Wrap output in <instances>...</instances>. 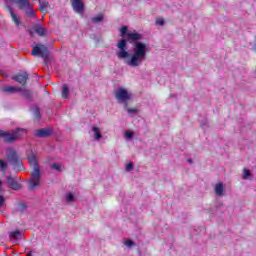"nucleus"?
Returning a JSON list of instances; mask_svg holds the SVG:
<instances>
[{
  "label": "nucleus",
  "mask_w": 256,
  "mask_h": 256,
  "mask_svg": "<svg viewBox=\"0 0 256 256\" xmlns=\"http://www.w3.org/2000/svg\"><path fill=\"white\" fill-rule=\"evenodd\" d=\"M34 31L35 33H37V35H39L40 37H45V33H47V30L42 27L41 25H36L34 27Z\"/></svg>",
  "instance_id": "2eb2a0df"
},
{
  "label": "nucleus",
  "mask_w": 256,
  "mask_h": 256,
  "mask_svg": "<svg viewBox=\"0 0 256 256\" xmlns=\"http://www.w3.org/2000/svg\"><path fill=\"white\" fill-rule=\"evenodd\" d=\"M103 21V14H98L92 18V23H101Z\"/></svg>",
  "instance_id": "393cba45"
},
{
  "label": "nucleus",
  "mask_w": 256,
  "mask_h": 256,
  "mask_svg": "<svg viewBox=\"0 0 256 256\" xmlns=\"http://www.w3.org/2000/svg\"><path fill=\"white\" fill-rule=\"evenodd\" d=\"M16 5H18L20 11H25L31 7V2H29V0H16Z\"/></svg>",
  "instance_id": "f8f14e48"
},
{
  "label": "nucleus",
  "mask_w": 256,
  "mask_h": 256,
  "mask_svg": "<svg viewBox=\"0 0 256 256\" xmlns=\"http://www.w3.org/2000/svg\"><path fill=\"white\" fill-rule=\"evenodd\" d=\"M23 135H27V129L16 128V130L11 133L4 131L2 139H4L5 143H15V141L20 139V137H23Z\"/></svg>",
  "instance_id": "f03ea898"
},
{
  "label": "nucleus",
  "mask_w": 256,
  "mask_h": 256,
  "mask_svg": "<svg viewBox=\"0 0 256 256\" xmlns=\"http://www.w3.org/2000/svg\"><path fill=\"white\" fill-rule=\"evenodd\" d=\"M2 93H6L8 95H11L13 93H19L21 91V88L15 87V86H5L1 88Z\"/></svg>",
  "instance_id": "9b49d317"
},
{
  "label": "nucleus",
  "mask_w": 256,
  "mask_h": 256,
  "mask_svg": "<svg viewBox=\"0 0 256 256\" xmlns=\"http://www.w3.org/2000/svg\"><path fill=\"white\" fill-rule=\"evenodd\" d=\"M32 55L34 57L40 55L43 60L47 61V59H49V49H47V46L45 45L34 46L32 49Z\"/></svg>",
  "instance_id": "20e7f679"
},
{
  "label": "nucleus",
  "mask_w": 256,
  "mask_h": 256,
  "mask_svg": "<svg viewBox=\"0 0 256 256\" xmlns=\"http://www.w3.org/2000/svg\"><path fill=\"white\" fill-rule=\"evenodd\" d=\"M35 137L45 138L51 137V129L49 128H42L39 130L34 131Z\"/></svg>",
  "instance_id": "1a4fd4ad"
},
{
  "label": "nucleus",
  "mask_w": 256,
  "mask_h": 256,
  "mask_svg": "<svg viewBox=\"0 0 256 256\" xmlns=\"http://www.w3.org/2000/svg\"><path fill=\"white\" fill-rule=\"evenodd\" d=\"M24 13L27 15V17H35V11L31 9V6H29V8H26L24 10Z\"/></svg>",
  "instance_id": "b1692460"
},
{
  "label": "nucleus",
  "mask_w": 256,
  "mask_h": 256,
  "mask_svg": "<svg viewBox=\"0 0 256 256\" xmlns=\"http://www.w3.org/2000/svg\"><path fill=\"white\" fill-rule=\"evenodd\" d=\"M62 98L63 99H68L69 98V86H67V84H64L62 86Z\"/></svg>",
  "instance_id": "aec40b11"
},
{
  "label": "nucleus",
  "mask_w": 256,
  "mask_h": 256,
  "mask_svg": "<svg viewBox=\"0 0 256 256\" xmlns=\"http://www.w3.org/2000/svg\"><path fill=\"white\" fill-rule=\"evenodd\" d=\"M20 236H21V231L19 230L10 232V237H12L13 239H19Z\"/></svg>",
  "instance_id": "a878e982"
},
{
  "label": "nucleus",
  "mask_w": 256,
  "mask_h": 256,
  "mask_svg": "<svg viewBox=\"0 0 256 256\" xmlns=\"http://www.w3.org/2000/svg\"><path fill=\"white\" fill-rule=\"evenodd\" d=\"M34 115H35L36 119H40L41 118V110L37 106L34 108Z\"/></svg>",
  "instance_id": "bb28decb"
},
{
  "label": "nucleus",
  "mask_w": 256,
  "mask_h": 256,
  "mask_svg": "<svg viewBox=\"0 0 256 256\" xmlns=\"http://www.w3.org/2000/svg\"><path fill=\"white\" fill-rule=\"evenodd\" d=\"M187 161H188V163H193L192 159H188Z\"/></svg>",
  "instance_id": "58836bf2"
},
{
  "label": "nucleus",
  "mask_w": 256,
  "mask_h": 256,
  "mask_svg": "<svg viewBox=\"0 0 256 256\" xmlns=\"http://www.w3.org/2000/svg\"><path fill=\"white\" fill-rule=\"evenodd\" d=\"M51 169H54L55 171H61V165L57 163H52Z\"/></svg>",
  "instance_id": "c756f323"
},
{
  "label": "nucleus",
  "mask_w": 256,
  "mask_h": 256,
  "mask_svg": "<svg viewBox=\"0 0 256 256\" xmlns=\"http://www.w3.org/2000/svg\"><path fill=\"white\" fill-rule=\"evenodd\" d=\"M5 131L3 130H0V139L2 138L3 139V135H4Z\"/></svg>",
  "instance_id": "e433bc0d"
},
{
  "label": "nucleus",
  "mask_w": 256,
  "mask_h": 256,
  "mask_svg": "<svg viewBox=\"0 0 256 256\" xmlns=\"http://www.w3.org/2000/svg\"><path fill=\"white\" fill-rule=\"evenodd\" d=\"M12 79L14 81H17V83H19V85H27V79H29V74H27V72H25L24 74H17L15 76L12 77Z\"/></svg>",
  "instance_id": "0eeeda50"
},
{
  "label": "nucleus",
  "mask_w": 256,
  "mask_h": 256,
  "mask_svg": "<svg viewBox=\"0 0 256 256\" xmlns=\"http://www.w3.org/2000/svg\"><path fill=\"white\" fill-rule=\"evenodd\" d=\"M132 169H134L133 162H129V163L126 165V171H132Z\"/></svg>",
  "instance_id": "473e14b6"
},
{
  "label": "nucleus",
  "mask_w": 256,
  "mask_h": 256,
  "mask_svg": "<svg viewBox=\"0 0 256 256\" xmlns=\"http://www.w3.org/2000/svg\"><path fill=\"white\" fill-rule=\"evenodd\" d=\"M7 151V159L10 160L12 165H14L15 169H18V171H23V160H21V157H19V154H17V150L13 148H8Z\"/></svg>",
  "instance_id": "7ed1b4c3"
},
{
  "label": "nucleus",
  "mask_w": 256,
  "mask_h": 256,
  "mask_svg": "<svg viewBox=\"0 0 256 256\" xmlns=\"http://www.w3.org/2000/svg\"><path fill=\"white\" fill-rule=\"evenodd\" d=\"M120 37L123 39H120L116 44V47L120 49L118 52H116L118 59H127V57H129V52L127 51V41H134V53L128 60V65H130V67H139L142 61H145L147 57V44L140 42L141 34L131 32L127 26H123L120 28Z\"/></svg>",
  "instance_id": "f257e3e1"
},
{
  "label": "nucleus",
  "mask_w": 256,
  "mask_h": 256,
  "mask_svg": "<svg viewBox=\"0 0 256 256\" xmlns=\"http://www.w3.org/2000/svg\"><path fill=\"white\" fill-rule=\"evenodd\" d=\"M249 177H251V171L244 168V170H243V179H249Z\"/></svg>",
  "instance_id": "c85d7f7f"
},
{
  "label": "nucleus",
  "mask_w": 256,
  "mask_h": 256,
  "mask_svg": "<svg viewBox=\"0 0 256 256\" xmlns=\"http://www.w3.org/2000/svg\"><path fill=\"white\" fill-rule=\"evenodd\" d=\"M3 185V182L0 180V186Z\"/></svg>",
  "instance_id": "a19ab883"
},
{
  "label": "nucleus",
  "mask_w": 256,
  "mask_h": 256,
  "mask_svg": "<svg viewBox=\"0 0 256 256\" xmlns=\"http://www.w3.org/2000/svg\"><path fill=\"white\" fill-rule=\"evenodd\" d=\"M124 245H126V247H135V242H133L132 240H126L124 242Z\"/></svg>",
  "instance_id": "2f4dec72"
},
{
  "label": "nucleus",
  "mask_w": 256,
  "mask_h": 256,
  "mask_svg": "<svg viewBox=\"0 0 256 256\" xmlns=\"http://www.w3.org/2000/svg\"><path fill=\"white\" fill-rule=\"evenodd\" d=\"M8 11L10 13L12 21L15 23V25L19 26L21 25V21L19 20V17H17V14L13 11V8L8 7Z\"/></svg>",
  "instance_id": "4468645a"
},
{
  "label": "nucleus",
  "mask_w": 256,
  "mask_h": 256,
  "mask_svg": "<svg viewBox=\"0 0 256 256\" xmlns=\"http://www.w3.org/2000/svg\"><path fill=\"white\" fill-rule=\"evenodd\" d=\"M125 137H126V139H131V138L133 137V132H131V131H126V132H125Z\"/></svg>",
  "instance_id": "f704fd0d"
},
{
  "label": "nucleus",
  "mask_w": 256,
  "mask_h": 256,
  "mask_svg": "<svg viewBox=\"0 0 256 256\" xmlns=\"http://www.w3.org/2000/svg\"><path fill=\"white\" fill-rule=\"evenodd\" d=\"M156 25H160V26L165 25V20H163L162 18L157 19L156 20Z\"/></svg>",
  "instance_id": "72a5a7b5"
},
{
  "label": "nucleus",
  "mask_w": 256,
  "mask_h": 256,
  "mask_svg": "<svg viewBox=\"0 0 256 256\" xmlns=\"http://www.w3.org/2000/svg\"><path fill=\"white\" fill-rule=\"evenodd\" d=\"M66 199H67L68 203H73V201H75V196L73 194L69 193L66 196Z\"/></svg>",
  "instance_id": "7c9ffc66"
},
{
  "label": "nucleus",
  "mask_w": 256,
  "mask_h": 256,
  "mask_svg": "<svg viewBox=\"0 0 256 256\" xmlns=\"http://www.w3.org/2000/svg\"><path fill=\"white\" fill-rule=\"evenodd\" d=\"M73 10L75 13L81 15L85 11V4L81 0H70Z\"/></svg>",
  "instance_id": "423d86ee"
},
{
  "label": "nucleus",
  "mask_w": 256,
  "mask_h": 256,
  "mask_svg": "<svg viewBox=\"0 0 256 256\" xmlns=\"http://www.w3.org/2000/svg\"><path fill=\"white\" fill-rule=\"evenodd\" d=\"M115 97L118 103H127V101L131 100V94L125 88H118Z\"/></svg>",
  "instance_id": "39448f33"
},
{
  "label": "nucleus",
  "mask_w": 256,
  "mask_h": 256,
  "mask_svg": "<svg viewBox=\"0 0 256 256\" xmlns=\"http://www.w3.org/2000/svg\"><path fill=\"white\" fill-rule=\"evenodd\" d=\"M39 10L42 11V13H47V8L49 7V2H39Z\"/></svg>",
  "instance_id": "412c9836"
},
{
  "label": "nucleus",
  "mask_w": 256,
  "mask_h": 256,
  "mask_svg": "<svg viewBox=\"0 0 256 256\" xmlns=\"http://www.w3.org/2000/svg\"><path fill=\"white\" fill-rule=\"evenodd\" d=\"M18 207H19L18 210L20 211V213H23L25 211V209H27V205H25L24 202H20L18 204Z\"/></svg>",
  "instance_id": "cd10ccee"
},
{
  "label": "nucleus",
  "mask_w": 256,
  "mask_h": 256,
  "mask_svg": "<svg viewBox=\"0 0 256 256\" xmlns=\"http://www.w3.org/2000/svg\"><path fill=\"white\" fill-rule=\"evenodd\" d=\"M215 194L218 196V197H221V195H223V182H219L215 185Z\"/></svg>",
  "instance_id": "f3484780"
},
{
  "label": "nucleus",
  "mask_w": 256,
  "mask_h": 256,
  "mask_svg": "<svg viewBox=\"0 0 256 256\" xmlns=\"http://www.w3.org/2000/svg\"><path fill=\"white\" fill-rule=\"evenodd\" d=\"M7 183L10 189H13V191H19L21 189V185H19V182L11 176L7 177Z\"/></svg>",
  "instance_id": "6e6552de"
},
{
  "label": "nucleus",
  "mask_w": 256,
  "mask_h": 256,
  "mask_svg": "<svg viewBox=\"0 0 256 256\" xmlns=\"http://www.w3.org/2000/svg\"><path fill=\"white\" fill-rule=\"evenodd\" d=\"M125 109H126V111H127V113H128L129 115H133V114L139 113V108H137V107L128 108V107H127V104H125Z\"/></svg>",
  "instance_id": "4be33fe9"
},
{
  "label": "nucleus",
  "mask_w": 256,
  "mask_h": 256,
  "mask_svg": "<svg viewBox=\"0 0 256 256\" xmlns=\"http://www.w3.org/2000/svg\"><path fill=\"white\" fill-rule=\"evenodd\" d=\"M3 203H5V198L0 195V207H3Z\"/></svg>",
  "instance_id": "c9c22d12"
},
{
  "label": "nucleus",
  "mask_w": 256,
  "mask_h": 256,
  "mask_svg": "<svg viewBox=\"0 0 256 256\" xmlns=\"http://www.w3.org/2000/svg\"><path fill=\"white\" fill-rule=\"evenodd\" d=\"M253 50L256 51V45L254 46Z\"/></svg>",
  "instance_id": "ea45409f"
},
{
  "label": "nucleus",
  "mask_w": 256,
  "mask_h": 256,
  "mask_svg": "<svg viewBox=\"0 0 256 256\" xmlns=\"http://www.w3.org/2000/svg\"><path fill=\"white\" fill-rule=\"evenodd\" d=\"M20 93H22V96L27 99V101H33V93L29 91L28 89H21Z\"/></svg>",
  "instance_id": "dca6fc26"
},
{
  "label": "nucleus",
  "mask_w": 256,
  "mask_h": 256,
  "mask_svg": "<svg viewBox=\"0 0 256 256\" xmlns=\"http://www.w3.org/2000/svg\"><path fill=\"white\" fill-rule=\"evenodd\" d=\"M0 170L3 174L7 173V162L5 160H0Z\"/></svg>",
  "instance_id": "5701e85b"
},
{
  "label": "nucleus",
  "mask_w": 256,
  "mask_h": 256,
  "mask_svg": "<svg viewBox=\"0 0 256 256\" xmlns=\"http://www.w3.org/2000/svg\"><path fill=\"white\" fill-rule=\"evenodd\" d=\"M41 180H29L28 183V190L29 191H34L35 187L39 186Z\"/></svg>",
  "instance_id": "a211bd4d"
},
{
  "label": "nucleus",
  "mask_w": 256,
  "mask_h": 256,
  "mask_svg": "<svg viewBox=\"0 0 256 256\" xmlns=\"http://www.w3.org/2000/svg\"><path fill=\"white\" fill-rule=\"evenodd\" d=\"M28 162L30 163V167H32V169L39 167V160L33 151H31L28 155Z\"/></svg>",
  "instance_id": "9d476101"
},
{
  "label": "nucleus",
  "mask_w": 256,
  "mask_h": 256,
  "mask_svg": "<svg viewBox=\"0 0 256 256\" xmlns=\"http://www.w3.org/2000/svg\"><path fill=\"white\" fill-rule=\"evenodd\" d=\"M92 131L94 133V139H96V141H99V139L103 138V135H101V132L99 131V127H93Z\"/></svg>",
  "instance_id": "6ab92c4d"
},
{
  "label": "nucleus",
  "mask_w": 256,
  "mask_h": 256,
  "mask_svg": "<svg viewBox=\"0 0 256 256\" xmlns=\"http://www.w3.org/2000/svg\"><path fill=\"white\" fill-rule=\"evenodd\" d=\"M32 253H33V252H32V251H30V252H28V253H27V255H26V256H33V255H32Z\"/></svg>",
  "instance_id": "4c0bfd02"
},
{
  "label": "nucleus",
  "mask_w": 256,
  "mask_h": 256,
  "mask_svg": "<svg viewBox=\"0 0 256 256\" xmlns=\"http://www.w3.org/2000/svg\"><path fill=\"white\" fill-rule=\"evenodd\" d=\"M32 172L30 173V177L32 181H41V169L40 167L32 168Z\"/></svg>",
  "instance_id": "ddd939ff"
}]
</instances>
